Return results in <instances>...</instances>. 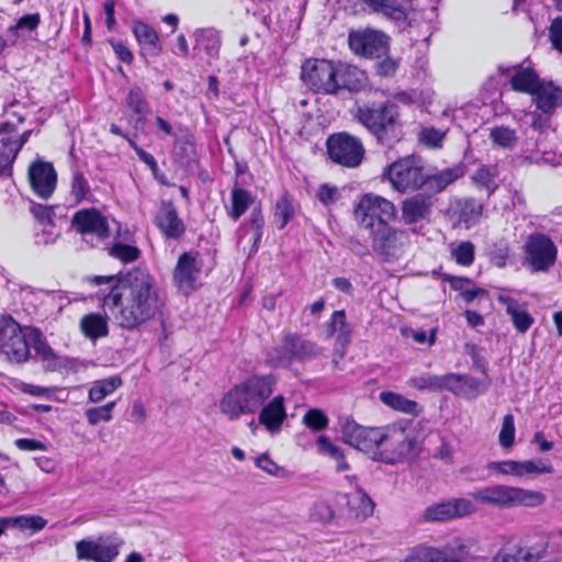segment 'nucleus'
<instances>
[{"label": "nucleus", "instance_id": "338daca9", "mask_svg": "<svg viewBox=\"0 0 562 562\" xmlns=\"http://www.w3.org/2000/svg\"><path fill=\"white\" fill-rule=\"evenodd\" d=\"M546 554V548L533 551V549H519L517 558L519 562H538Z\"/></svg>", "mask_w": 562, "mask_h": 562}, {"label": "nucleus", "instance_id": "603ef678", "mask_svg": "<svg viewBox=\"0 0 562 562\" xmlns=\"http://www.w3.org/2000/svg\"><path fill=\"white\" fill-rule=\"evenodd\" d=\"M30 336H31V340H32V346H33L36 355H38L42 358V360L49 361V360L55 359V353H54L53 349L46 342V340L43 337V334L40 329L32 328Z\"/></svg>", "mask_w": 562, "mask_h": 562}, {"label": "nucleus", "instance_id": "72a5a7b5", "mask_svg": "<svg viewBox=\"0 0 562 562\" xmlns=\"http://www.w3.org/2000/svg\"><path fill=\"white\" fill-rule=\"evenodd\" d=\"M372 12L382 14L389 19L401 21L405 19V12L397 0H359Z\"/></svg>", "mask_w": 562, "mask_h": 562}, {"label": "nucleus", "instance_id": "37998d69", "mask_svg": "<svg viewBox=\"0 0 562 562\" xmlns=\"http://www.w3.org/2000/svg\"><path fill=\"white\" fill-rule=\"evenodd\" d=\"M348 505L355 509L356 516L368 517L374 510V503L362 488H357L353 494L349 495Z\"/></svg>", "mask_w": 562, "mask_h": 562}, {"label": "nucleus", "instance_id": "20e7f679", "mask_svg": "<svg viewBox=\"0 0 562 562\" xmlns=\"http://www.w3.org/2000/svg\"><path fill=\"white\" fill-rule=\"evenodd\" d=\"M353 117L381 144L391 145L392 140L397 138V106L390 101L359 105Z\"/></svg>", "mask_w": 562, "mask_h": 562}, {"label": "nucleus", "instance_id": "6e6552de", "mask_svg": "<svg viewBox=\"0 0 562 562\" xmlns=\"http://www.w3.org/2000/svg\"><path fill=\"white\" fill-rule=\"evenodd\" d=\"M428 387L431 390H448L456 395L463 396L467 398H474L479 394L486 391V385L480 380L467 375L448 373L445 375H429L424 378V389Z\"/></svg>", "mask_w": 562, "mask_h": 562}, {"label": "nucleus", "instance_id": "b1692460", "mask_svg": "<svg viewBox=\"0 0 562 562\" xmlns=\"http://www.w3.org/2000/svg\"><path fill=\"white\" fill-rule=\"evenodd\" d=\"M464 176L462 165L453 166L442 170H435L424 175V193L436 194L442 192L447 187Z\"/></svg>", "mask_w": 562, "mask_h": 562}, {"label": "nucleus", "instance_id": "7ed1b4c3", "mask_svg": "<svg viewBox=\"0 0 562 562\" xmlns=\"http://www.w3.org/2000/svg\"><path fill=\"white\" fill-rule=\"evenodd\" d=\"M353 74L356 69H347L326 59H314L303 64L301 78L316 93L335 94L342 89H352L347 77Z\"/></svg>", "mask_w": 562, "mask_h": 562}, {"label": "nucleus", "instance_id": "aec40b11", "mask_svg": "<svg viewBox=\"0 0 562 562\" xmlns=\"http://www.w3.org/2000/svg\"><path fill=\"white\" fill-rule=\"evenodd\" d=\"M490 471H496L504 475L525 476L527 474H543L552 473L553 467L541 460H526V461H493L487 464Z\"/></svg>", "mask_w": 562, "mask_h": 562}, {"label": "nucleus", "instance_id": "f03ea898", "mask_svg": "<svg viewBox=\"0 0 562 562\" xmlns=\"http://www.w3.org/2000/svg\"><path fill=\"white\" fill-rule=\"evenodd\" d=\"M271 375H252L234 385L220 401V411L229 420L257 412L274 389Z\"/></svg>", "mask_w": 562, "mask_h": 562}, {"label": "nucleus", "instance_id": "864d4df0", "mask_svg": "<svg viewBox=\"0 0 562 562\" xmlns=\"http://www.w3.org/2000/svg\"><path fill=\"white\" fill-rule=\"evenodd\" d=\"M515 419L512 414H506L502 422L498 435L499 445L503 448H512L515 442Z\"/></svg>", "mask_w": 562, "mask_h": 562}, {"label": "nucleus", "instance_id": "a19ab883", "mask_svg": "<svg viewBox=\"0 0 562 562\" xmlns=\"http://www.w3.org/2000/svg\"><path fill=\"white\" fill-rule=\"evenodd\" d=\"M497 168L495 166H481L472 175L471 179L476 187L485 189L488 196L496 190Z\"/></svg>", "mask_w": 562, "mask_h": 562}, {"label": "nucleus", "instance_id": "6e6d98bb", "mask_svg": "<svg viewBox=\"0 0 562 562\" xmlns=\"http://www.w3.org/2000/svg\"><path fill=\"white\" fill-rule=\"evenodd\" d=\"M328 417L325 413L317 408L308 409L303 416V423L313 431H321L328 426Z\"/></svg>", "mask_w": 562, "mask_h": 562}, {"label": "nucleus", "instance_id": "e2e57ef3", "mask_svg": "<svg viewBox=\"0 0 562 562\" xmlns=\"http://www.w3.org/2000/svg\"><path fill=\"white\" fill-rule=\"evenodd\" d=\"M397 61L385 55V58L376 61L375 71L380 77H392L397 70Z\"/></svg>", "mask_w": 562, "mask_h": 562}, {"label": "nucleus", "instance_id": "680f3d73", "mask_svg": "<svg viewBox=\"0 0 562 562\" xmlns=\"http://www.w3.org/2000/svg\"><path fill=\"white\" fill-rule=\"evenodd\" d=\"M549 37L552 46L562 53V16L555 18L549 27Z\"/></svg>", "mask_w": 562, "mask_h": 562}, {"label": "nucleus", "instance_id": "393cba45", "mask_svg": "<svg viewBox=\"0 0 562 562\" xmlns=\"http://www.w3.org/2000/svg\"><path fill=\"white\" fill-rule=\"evenodd\" d=\"M285 418L284 397L277 395L267 405L261 406L258 422L260 425L265 426L270 434H277L281 430Z\"/></svg>", "mask_w": 562, "mask_h": 562}, {"label": "nucleus", "instance_id": "de8ad7c7", "mask_svg": "<svg viewBox=\"0 0 562 562\" xmlns=\"http://www.w3.org/2000/svg\"><path fill=\"white\" fill-rule=\"evenodd\" d=\"M490 137L494 145L505 149L514 148L518 142L516 131L503 125L493 127L490 132Z\"/></svg>", "mask_w": 562, "mask_h": 562}, {"label": "nucleus", "instance_id": "6ab92c4d", "mask_svg": "<svg viewBox=\"0 0 562 562\" xmlns=\"http://www.w3.org/2000/svg\"><path fill=\"white\" fill-rule=\"evenodd\" d=\"M370 236L373 251L383 260L390 261L398 256L403 233L395 231L387 223L379 224V227L370 232Z\"/></svg>", "mask_w": 562, "mask_h": 562}, {"label": "nucleus", "instance_id": "f3484780", "mask_svg": "<svg viewBox=\"0 0 562 562\" xmlns=\"http://www.w3.org/2000/svg\"><path fill=\"white\" fill-rule=\"evenodd\" d=\"M122 543L123 541L117 538L80 540L76 543L77 558L93 562H112L119 555Z\"/></svg>", "mask_w": 562, "mask_h": 562}, {"label": "nucleus", "instance_id": "4be33fe9", "mask_svg": "<svg viewBox=\"0 0 562 562\" xmlns=\"http://www.w3.org/2000/svg\"><path fill=\"white\" fill-rule=\"evenodd\" d=\"M72 226L81 234H93L99 238L109 235L106 220L95 209L78 211L74 215Z\"/></svg>", "mask_w": 562, "mask_h": 562}, {"label": "nucleus", "instance_id": "5701e85b", "mask_svg": "<svg viewBox=\"0 0 562 562\" xmlns=\"http://www.w3.org/2000/svg\"><path fill=\"white\" fill-rule=\"evenodd\" d=\"M155 223L168 238H179L186 231L184 223L178 216L177 209L171 201H161Z\"/></svg>", "mask_w": 562, "mask_h": 562}, {"label": "nucleus", "instance_id": "2eb2a0df", "mask_svg": "<svg viewBox=\"0 0 562 562\" xmlns=\"http://www.w3.org/2000/svg\"><path fill=\"white\" fill-rule=\"evenodd\" d=\"M524 248L526 261L535 272L548 271L557 260V246L543 234L530 235Z\"/></svg>", "mask_w": 562, "mask_h": 562}, {"label": "nucleus", "instance_id": "412c9836", "mask_svg": "<svg viewBox=\"0 0 562 562\" xmlns=\"http://www.w3.org/2000/svg\"><path fill=\"white\" fill-rule=\"evenodd\" d=\"M30 183L33 191L41 198L47 199L56 187V172L49 162H34L29 169Z\"/></svg>", "mask_w": 562, "mask_h": 562}, {"label": "nucleus", "instance_id": "49530a36", "mask_svg": "<svg viewBox=\"0 0 562 562\" xmlns=\"http://www.w3.org/2000/svg\"><path fill=\"white\" fill-rule=\"evenodd\" d=\"M295 213V209L293 205V200L288 193L282 194V196L276 203L274 217L279 223L278 227L283 229L285 225L293 218Z\"/></svg>", "mask_w": 562, "mask_h": 562}, {"label": "nucleus", "instance_id": "e433bc0d", "mask_svg": "<svg viewBox=\"0 0 562 562\" xmlns=\"http://www.w3.org/2000/svg\"><path fill=\"white\" fill-rule=\"evenodd\" d=\"M80 328L90 339H97L108 335L106 321L95 313L83 316L80 322Z\"/></svg>", "mask_w": 562, "mask_h": 562}, {"label": "nucleus", "instance_id": "9b49d317", "mask_svg": "<svg viewBox=\"0 0 562 562\" xmlns=\"http://www.w3.org/2000/svg\"><path fill=\"white\" fill-rule=\"evenodd\" d=\"M0 352L18 363L26 361L30 356L29 344L21 327L11 316L0 318Z\"/></svg>", "mask_w": 562, "mask_h": 562}, {"label": "nucleus", "instance_id": "c9c22d12", "mask_svg": "<svg viewBox=\"0 0 562 562\" xmlns=\"http://www.w3.org/2000/svg\"><path fill=\"white\" fill-rule=\"evenodd\" d=\"M122 385V379L120 376H110L106 379L95 381L89 390V401L92 403H99L104 400L108 395L112 394Z\"/></svg>", "mask_w": 562, "mask_h": 562}, {"label": "nucleus", "instance_id": "f8f14e48", "mask_svg": "<svg viewBox=\"0 0 562 562\" xmlns=\"http://www.w3.org/2000/svg\"><path fill=\"white\" fill-rule=\"evenodd\" d=\"M0 352L18 363L26 361L30 356L29 344L21 327L11 316L0 318Z\"/></svg>", "mask_w": 562, "mask_h": 562}, {"label": "nucleus", "instance_id": "423d86ee", "mask_svg": "<svg viewBox=\"0 0 562 562\" xmlns=\"http://www.w3.org/2000/svg\"><path fill=\"white\" fill-rule=\"evenodd\" d=\"M396 216L395 205L374 194H364L355 209V218L361 228L369 232L379 227V224H387Z\"/></svg>", "mask_w": 562, "mask_h": 562}, {"label": "nucleus", "instance_id": "1a4fd4ad", "mask_svg": "<svg viewBox=\"0 0 562 562\" xmlns=\"http://www.w3.org/2000/svg\"><path fill=\"white\" fill-rule=\"evenodd\" d=\"M341 437L345 443L364 452L373 451L390 439L385 429L363 427L348 418L341 423Z\"/></svg>", "mask_w": 562, "mask_h": 562}, {"label": "nucleus", "instance_id": "a878e982", "mask_svg": "<svg viewBox=\"0 0 562 562\" xmlns=\"http://www.w3.org/2000/svg\"><path fill=\"white\" fill-rule=\"evenodd\" d=\"M531 95L537 110L544 113H553L562 105V89L551 81H541Z\"/></svg>", "mask_w": 562, "mask_h": 562}, {"label": "nucleus", "instance_id": "ea45409f", "mask_svg": "<svg viewBox=\"0 0 562 562\" xmlns=\"http://www.w3.org/2000/svg\"><path fill=\"white\" fill-rule=\"evenodd\" d=\"M125 103L138 116L137 122L144 124L145 115L148 113L149 106L143 90L139 87L131 88L126 95Z\"/></svg>", "mask_w": 562, "mask_h": 562}, {"label": "nucleus", "instance_id": "79ce46f5", "mask_svg": "<svg viewBox=\"0 0 562 562\" xmlns=\"http://www.w3.org/2000/svg\"><path fill=\"white\" fill-rule=\"evenodd\" d=\"M318 452L328 456L337 461L336 470L342 472L349 469V464L345 460L342 450L334 445L326 436H321L317 440Z\"/></svg>", "mask_w": 562, "mask_h": 562}, {"label": "nucleus", "instance_id": "f257e3e1", "mask_svg": "<svg viewBox=\"0 0 562 562\" xmlns=\"http://www.w3.org/2000/svg\"><path fill=\"white\" fill-rule=\"evenodd\" d=\"M88 281L101 286L99 300L122 329L140 328L155 318L162 306L157 281L145 268L135 267L115 276H94Z\"/></svg>", "mask_w": 562, "mask_h": 562}, {"label": "nucleus", "instance_id": "a18cd8bd", "mask_svg": "<svg viewBox=\"0 0 562 562\" xmlns=\"http://www.w3.org/2000/svg\"><path fill=\"white\" fill-rule=\"evenodd\" d=\"M252 202L250 193L243 188H235L232 191V209L229 216L237 221L249 207Z\"/></svg>", "mask_w": 562, "mask_h": 562}, {"label": "nucleus", "instance_id": "ddd939ff", "mask_svg": "<svg viewBox=\"0 0 562 562\" xmlns=\"http://www.w3.org/2000/svg\"><path fill=\"white\" fill-rule=\"evenodd\" d=\"M348 44L356 55L376 59L387 55L390 47L389 36L371 29L350 31Z\"/></svg>", "mask_w": 562, "mask_h": 562}, {"label": "nucleus", "instance_id": "39448f33", "mask_svg": "<svg viewBox=\"0 0 562 562\" xmlns=\"http://www.w3.org/2000/svg\"><path fill=\"white\" fill-rule=\"evenodd\" d=\"M472 497L487 505L501 508L516 506L537 507L542 505L547 497L539 491L526 490L508 485H492L474 491Z\"/></svg>", "mask_w": 562, "mask_h": 562}, {"label": "nucleus", "instance_id": "3c124183", "mask_svg": "<svg viewBox=\"0 0 562 562\" xmlns=\"http://www.w3.org/2000/svg\"><path fill=\"white\" fill-rule=\"evenodd\" d=\"M116 403L111 401L102 406L91 407L86 409L85 416L87 422L91 426L98 425L100 422H110L112 420V411L115 407Z\"/></svg>", "mask_w": 562, "mask_h": 562}, {"label": "nucleus", "instance_id": "69168bd1", "mask_svg": "<svg viewBox=\"0 0 562 562\" xmlns=\"http://www.w3.org/2000/svg\"><path fill=\"white\" fill-rule=\"evenodd\" d=\"M14 445L18 449L23 450V451H34V450L46 451L47 450V446L44 442L36 440V439H31V438L16 439L14 441Z\"/></svg>", "mask_w": 562, "mask_h": 562}, {"label": "nucleus", "instance_id": "13d9d810", "mask_svg": "<svg viewBox=\"0 0 562 562\" xmlns=\"http://www.w3.org/2000/svg\"><path fill=\"white\" fill-rule=\"evenodd\" d=\"M316 198L322 204L328 206L340 199V192L337 187L324 183L317 189Z\"/></svg>", "mask_w": 562, "mask_h": 562}, {"label": "nucleus", "instance_id": "c756f323", "mask_svg": "<svg viewBox=\"0 0 562 562\" xmlns=\"http://www.w3.org/2000/svg\"><path fill=\"white\" fill-rule=\"evenodd\" d=\"M132 31L143 54L157 56L161 53V45L157 32L142 21H133Z\"/></svg>", "mask_w": 562, "mask_h": 562}, {"label": "nucleus", "instance_id": "4d7b16f0", "mask_svg": "<svg viewBox=\"0 0 562 562\" xmlns=\"http://www.w3.org/2000/svg\"><path fill=\"white\" fill-rule=\"evenodd\" d=\"M110 255L123 262H132L139 257L140 251L134 246L119 243L111 247Z\"/></svg>", "mask_w": 562, "mask_h": 562}, {"label": "nucleus", "instance_id": "a211bd4d", "mask_svg": "<svg viewBox=\"0 0 562 562\" xmlns=\"http://www.w3.org/2000/svg\"><path fill=\"white\" fill-rule=\"evenodd\" d=\"M476 512L472 501L468 498H451L426 508L424 519L428 521H448L467 517Z\"/></svg>", "mask_w": 562, "mask_h": 562}, {"label": "nucleus", "instance_id": "f704fd0d", "mask_svg": "<svg viewBox=\"0 0 562 562\" xmlns=\"http://www.w3.org/2000/svg\"><path fill=\"white\" fill-rule=\"evenodd\" d=\"M463 548L450 546L443 549L424 548V562H462Z\"/></svg>", "mask_w": 562, "mask_h": 562}, {"label": "nucleus", "instance_id": "052dcab7", "mask_svg": "<svg viewBox=\"0 0 562 562\" xmlns=\"http://www.w3.org/2000/svg\"><path fill=\"white\" fill-rule=\"evenodd\" d=\"M553 113L532 111L527 113L530 126L536 131H544L550 127V117Z\"/></svg>", "mask_w": 562, "mask_h": 562}, {"label": "nucleus", "instance_id": "473e14b6", "mask_svg": "<svg viewBox=\"0 0 562 562\" xmlns=\"http://www.w3.org/2000/svg\"><path fill=\"white\" fill-rule=\"evenodd\" d=\"M379 398L384 405L394 411L412 415H417L418 413V403L406 398L402 394L383 391L379 394Z\"/></svg>", "mask_w": 562, "mask_h": 562}, {"label": "nucleus", "instance_id": "0eeeda50", "mask_svg": "<svg viewBox=\"0 0 562 562\" xmlns=\"http://www.w3.org/2000/svg\"><path fill=\"white\" fill-rule=\"evenodd\" d=\"M326 144L329 158L338 165L356 168L363 160L366 150L362 142L347 132L330 135Z\"/></svg>", "mask_w": 562, "mask_h": 562}, {"label": "nucleus", "instance_id": "5fc2aeb1", "mask_svg": "<svg viewBox=\"0 0 562 562\" xmlns=\"http://www.w3.org/2000/svg\"><path fill=\"white\" fill-rule=\"evenodd\" d=\"M90 193V186L83 173L79 170L72 172L71 195L76 202H81Z\"/></svg>", "mask_w": 562, "mask_h": 562}, {"label": "nucleus", "instance_id": "c85d7f7f", "mask_svg": "<svg viewBox=\"0 0 562 562\" xmlns=\"http://www.w3.org/2000/svg\"><path fill=\"white\" fill-rule=\"evenodd\" d=\"M485 205L474 198H462L456 201L453 213L459 224H464L467 228L476 225L483 216Z\"/></svg>", "mask_w": 562, "mask_h": 562}, {"label": "nucleus", "instance_id": "bb28decb", "mask_svg": "<svg viewBox=\"0 0 562 562\" xmlns=\"http://www.w3.org/2000/svg\"><path fill=\"white\" fill-rule=\"evenodd\" d=\"M13 123L0 124V176L11 173L12 164L19 154L18 146L13 142Z\"/></svg>", "mask_w": 562, "mask_h": 562}, {"label": "nucleus", "instance_id": "58836bf2", "mask_svg": "<svg viewBox=\"0 0 562 562\" xmlns=\"http://www.w3.org/2000/svg\"><path fill=\"white\" fill-rule=\"evenodd\" d=\"M330 330L336 334L337 344L345 348L350 342L351 326L346 322L345 311H335L330 319Z\"/></svg>", "mask_w": 562, "mask_h": 562}, {"label": "nucleus", "instance_id": "2f4dec72", "mask_svg": "<svg viewBox=\"0 0 562 562\" xmlns=\"http://www.w3.org/2000/svg\"><path fill=\"white\" fill-rule=\"evenodd\" d=\"M7 520L9 528L29 533L30 536L43 530L47 524V520L38 515L8 516Z\"/></svg>", "mask_w": 562, "mask_h": 562}, {"label": "nucleus", "instance_id": "0e129e2a", "mask_svg": "<svg viewBox=\"0 0 562 562\" xmlns=\"http://www.w3.org/2000/svg\"><path fill=\"white\" fill-rule=\"evenodd\" d=\"M31 212L34 215V217L37 218L42 225H44V226L53 225V218H52L53 211L50 207L44 206L41 204H34L31 207Z\"/></svg>", "mask_w": 562, "mask_h": 562}, {"label": "nucleus", "instance_id": "774afa93", "mask_svg": "<svg viewBox=\"0 0 562 562\" xmlns=\"http://www.w3.org/2000/svg\"><path fill=\"white\" fill-rule=\"evenodd\" d=\"M256 465L269 474L278 475L281 468L276 464L268 454H261L256 459Z\"/></svg>", "mask_w": 562, "mask_h": 562}, {"label": "nucleus", "instance_id": "09e8293b", "mask_svg": "<svg viewBox=\"0 0 562 562\" xmlns=\"http://www.w3.org/2000/svg\"><path fill=\"white\" fill-rule=\"evenodd\" d=\"M402 218L407 225L416 224L422 218L420 194H416L403 201Z\"/></svg>", "mask_w": 562, "mask_h": 562}, {"label": "nucleus", "instance_id": "7c9ffc66", "mask_svg": "<svg viewBox=\"0 0 562 562\" xmlns=\"http://www.w3.org/2000/svg\"><path fill=\"white\" fill-rule=\"evenodd\" d=\"M538 74L530 67H518L510 79L512 89L518 92L532 94L540 85Z\"/></svg>", "mask_w": 562, "mask_h": 562}, {"label": "nucleus", "instance_id": "cd10ccee", "mask_svg": "<svg viewBox=\"0 0 562 562\" xmlns=\"http://www.w3.org/2000/svg\"><path fill=\"white\" fill-rule=\"evenodd\" d=\"M497 301L506 308V313L510 316L515 329L525 334L535 323L533 317L529 314L526 306L520 304L517 300L506 295L498 294Z\"/></svg>", "mask_w": 562, "mask_h": 562}, {"label": "nucleus", "instance_id": "9d476101", "mask_svg": "<svg viewBox=\"0 0 562 562\" xmlns=\"http://www.w3.org/2000/svg\"><path fill=\"white\" fill-rule=\"evenodd\" d=\"M386 173L392 187L402 193L422 188V164L416 156L394 161L389 166Z\"/></svg>", "mask_w": 562, "mask_h": 562}, {"label": "nucleus", "instance_id": "bf43d9fd", "mask_svg": "<svg viewBox=\"0 0 562 562\" xmlns=\"http://www.w3.org/2000/svg\"><path fill=\"white\" fill-rule=\"evenodd\" d=\"M311 518L322 524H328L334 518L331 507L323 501L316 502L311 509Z\"/></svg>", "mask_w": 562, "mask_h": 562}, {"label": "nucleus", "instance_id": "dca6fc26", "mask_svg": "<svg viewBox=\"0 0 562 562\" xmlns=\"http://www.w3.org/2000/svg\"><path fill=\"white\" fill-rule=\"evenodd\" d=\"M203 261L198 252H183L173 269L172 280L183 295H189L198 289Z\"/></svg>", "mask_w": 562, "mask_h": 562}, {"label": "nucleus", "instance_id": "4c0bfd02", "mask_svg": "<svg viewBox=\"0 0 562 562\" xmlns=\"http://www.w3.org/2000/svg\"><path fill=\"white\" fill-rule=\"evenodd\" d=\"M196 46L203 49L209 56L214 57L218 54L221 40L214 29H201L194 34Z\"/></svg>", "mask_w": 562, "mask_h": 562}, {"label": "nucleus", "instance_id": "c03bdc74", "mask_svg": "<svg viewBox=\"0 0 562 562\" xmlns=\"http://www.w3.org/2000/svg\"><path fill=\"white\" fill-rule=\"evenodd\" d=\"M449 126L441 125L439 127L435 125L424 126V147L429 149H441L443 147Z\"/></svg>", "mask_w": 562, "mask_h": 562}, {"label": "nucleus", "instance_id": "4468645a", "mask_svg": "<svg viewBox=\"0 0 562 562\" xmlns=\"http://www.w3.org/2000/svg\"><path fill=\"white\" fill-rule=\"evenodd\" d=\"M277 362L280 366H289L293 361H306L318 357L322 348L312 340L296 333H288L282 339V346L277 349Z\"/></svg>", "mask_w": 562, "mask_h": 562}, {"label": "nucleus", "instance_id": "8fccbe9b", "mask_svg": "<svg viewBox=\"0 0 562 562\" xmlns=\"http://www.w3.org/2000/svg\"><path fill=\"white\" fill-rule=\"evenodd\" d=\"M474 250L475 247L473 243L467 240L461 241L458 245H451L450 251L452 258L456 260V262L460 266L469 267L474 261Z\"/></svg>", "mask_w": 562, "mask_h": 562}]
</instances>
